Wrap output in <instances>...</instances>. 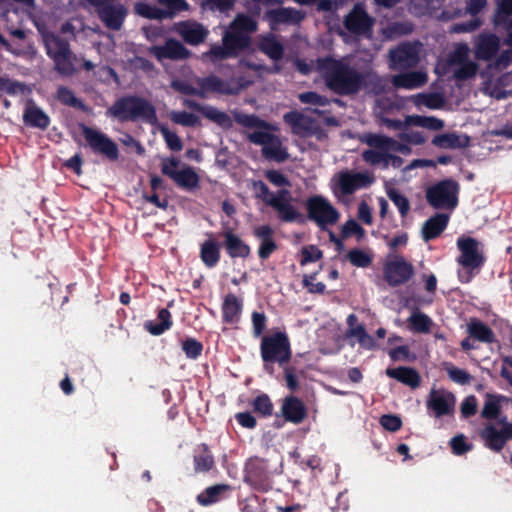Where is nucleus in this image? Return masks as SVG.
I'll use <instances>...</instances> for the list:
<instances>
[{"label":"nucleus","mask_w":512,"mask_h":512,"mask_svg":"<svg viewBox=\"0 0 512 512\" xmlns=\"http://www.w3.org/2000/svg\"><path fill=\"white\" fill-rule=\"evenodd\" d=\"M315 69L324 77L326 85L337 93H355L362 86L363 78L351 67L348 58L318 60Z\"/></svg>","instance_id":"1"},{"label":"nucleus","mask_w":512,"mask_h":512,"mask_svg":"<svg viewBox=\"0 0 512 512\" xmlns=\"http://www.w3.org/2000/svg\"><path fill=\"white\" fill-rule=\"evenodd\" d=\"M257 29L256 21L244 14H239L224 32L222 46H213L203 57L212 60L236 56L250 43V34Z\"/></svg>","instance_id":"2"},{"label":"nucleus","mask_w":512,"mask_h":512,"mask_svg":"<svg viewBox=\"0 0 512 512\" xmlns=\"http://www.w3.org/2000/svg\"><path fill=\"white\" fill-rule=\"evenodd\" d=\"M238 123L241 125L255 129L249 133L248 138L251 142L263 146V154L277 161H283L288 157L285 148L278 136L273 132L278 130V127L269 124L254 115H239L237 117Z\"/></svg>","instance_id":"3"},{"label":"nucleus","mask_w":512,"mask_h":512,"mask_svg":"<svg viewBox=\"0 0 512 512\" xmlns=\"http://www.w3.org/2000/svg\"><path fill=\"white\" fill-rule=\"evenodd\" d=\"M477 64L470 58V47L466 43H455L438 58L434 72L439 76H451L457 81L470 79L477 72Z\"/></svg>","instance_id":"4"},{"label":"nucleus","mask_w":512,"mask_h":512,"mask_svg":"<svg viewBox=\"0 0 512 512\" xmlns=\"http://www.w3.org/2000/svg\"><path fill=\"white\" fill-rule=\"evenodd\" d=\"M172 87L184 94L208 97L211 94H234L248 85L246 83L226 82L216 76L196 78L193 82L173 80Z\"/></svg>","instance_id":"5"},{"label":"nucleus","mask_w":512,"mask_h":512,"mask_svg":"<svg viewBox=\"0 0 512 512\" xmlns=\"http://www.w3.org/2000/svg\"><path fill=\"white\" fill-rule=\"evenodd\" d=\"M106 114L119 121L142 120L150 124H156L157 122L153 105L138 97H127L118 100L107 110Z\"/></svg>","instance_id":"6"},{"label":"nucleus","mask_w":512,"mask_h":512,"mask_svg":"<svg viewBox=\"0 0 512 512\" xmlns=\"http://www.w3.org/2000/svg\"><path fill=\"white\" fill-rule=\"evenodd\" d=\"M460 252L456 261L460 266L458 277L461 282H469L480 271L484 263V255L480 244L473 238L460 237L457 240Z\"/></svg>","instance_id":"7"},{"label":"nucleus","mask_w":512,"mask_h":512,"mask_svg":"<svg viewBox=\"0 0 512 512\" xmlns=\"http://www.w3.org/2000/svg\"><path fill=\"white\" fill-rule=\"evenodd\" d=\"M369 149L362 153L365 162L381 168H400L403 160L393 154V139L383 135H370L366 140Z\"/></svg>","instance_id":"8"},{"label":"nucleus","mask_w":512,"mask_h":512,"mask_svg":"<svg viewBox=\"0 0 512 512\" xmlns=\"http://www.w3.org/2000/svg\"><path fill=\"white\" fill-rule=\"evenodd\" d=\"M254 188L257 195L276 211L282 221L293 222L301 217L289 191L281 190L276 194L271 193L263 182L255 183Z\"/></svg>","instance_id":"9"},{"label":"nucleus","mask_w":512,"mask_h":512,"mask_svg":"<svg viewBox=\"0 0 512 512\" xmlns=\"http://www.w3.org/2000/svg\"><path fill=\"white\" fill-rule=\"evenodd\" d=\"M375 178L370 172L343 170L333 175L330 187L337 197L351 195L357 190L369 187Z\"/></svg>","instance_id":"10"},{"label":"nucleus","mask_w":512,"mask_h":512,"mask_svg":"<svg viewBox=\"0 0 512 512\" xmlns=\"http://www.w3.org/2000/svg\"><path fill=\"white\" fill-rule=\"evenodd\" d=\"M161 172L182 189L192 190L199 186L200 178L191 166L182 163L176 157L161 158Z\"/></svg>","instance_id":"11"},{"label":"nucleus","mask_w":512,"mask_h":512,"mask_svg":"<svg viewBox=\"0 0 512 512\" xmlns=\"http://www.w3.org/2000/svg\"><path fill=\"white\" fill-rule=\"evenodd\" d=\"M306 209L310 220L321 229L338 222L340 214L337 209L323 196L315 195L307 199Z\"/></svg>","instance_id":"12"},{"label":"nucleus","mask_w":512,"mask_h":512,"mask_svg":"<svg viewBox=\"0 0 512 512\" xmlns=\"http://www.w3.org/2000/svg\"><path fill=\"white\" fill-rule=\"evenodd\" d=\"M43 39L47 53L53 59L56 69L63 74H70L74 64L68 44L54 34L43 33Z\"/></svg>","instance_id":"13"},{"label":"nucleus","mask_w":512,"mask_h":512,"mask_svg":"<svg viewBox=\"0 0 512 512\" xmlns=\"http://www.w3.org/2000/svg\"><path fill=\"white\" fill-rule=\"evenodd\" d=\"M459 186L453 180H444L427 190L429 204L438 209H454L458 203Z\"/></svg>","instance_id":"14"},{"label":"nucleus","mask_w":512,"mask_h":512,"mask_svg":"<svg viewBox=\"0 0 512 512\" xmlns=\"http://www.w3.org/2000/svg\"><path fill=\"white\" fill-rule=\"evenodd\" d=\"M290 344L284 333L278 332L263 337L261 342V356L264 362H278L280 364L290 359Z\"/></svg>","instance_id":"15"},{"label":"nucleus","mask_w":512,"mask_h":512,"mask_svg":"<svg viewBox=\"0 0 512 512\" xmlns=\"http://www.w3.org/2000/svg\"><path fill=\"white\" fill-rule=\"evenodd\" d=\"M479 436L486 448L499 452L504 448L506 442L512 439V428L502 424L501 418H499L494 423H486L479 431Z\"/></svg>","instance_id":"16"},{"label":"nucleus","mask_w":512,"mask_h":512,"mask_svg":"<svg viewBox=\"0 0 512 512\" xmlns=\"http://www.w3.org/2000/svg\"><path fill=\"white\" fill-rule=\"evenodd\" d=\"M420 43H405L390 51V66L393 69H407L416 66L422 56Z\"/></svg>","instance_id":"17"},{"label":"nucleus","mask_w":512,"mask_h":512,"mask_svg":"<svg viewBox=\"0 0 512 512\" xmlns=\"http://www.w3.org/2000/svg\"><path fill=\"white\" fill-rule=\"evenodd\" d=\"M413 274V267L403 257L390 254L384 267V275L390 285L406 282Z\"/></svg>","instance_id":"18"},{"label":"nucleus","mask_w":512,"mask_h":512,"mask_svg":"<svg viewBox=\"0 0 512 512\" xmlns=\"http://www.w3.org/2000/svg\"><path fill=\"white\" fill-rule=\"evenodd\" d=\"M82 132L85 140L94 151L102 153L110 159L118 158L116 144L104 133L86 126L82 127Z\"/></svg>","instance_id":"19"},{"label":"nucleus","mask_w":512,"mask_h":512,"mask_svg":"<svg viewBox=\"0 0 512 512\" xmlns=\"http://www.w3.org/2000/svg\"><path fill=\"white\" fill-rule=\"evenodd\" d=\"M455 403V396L444 389H432L427 399V407L433 411L435 417L452 414Z\"/></svg>","instance_id":"20"},{"label":"nucleus","mask_w":512,"mask_h":512,"mask_svg":"<svg viewBox=\"0 0 512 512\" xmlns=\"http://www.w3.org/2000/svg\"><path fill=\"white\" fill-rule=\"evenodd\" d=\"M89 4L98 7L102 21L112 29H119L124 20L126 10L122 5H109L110 0H86Z\"/></svg>","instance_id":"21"},{"label":"nucleus","mask_w":512,"mask_h":512,"mask_svg":"<svg viewBox=\"0 0 512 512\" xmlns=\"http://www.w3.org/2000/svg\"><path fill=\"white\" fill-rule=\"evenodd\" d=\"M284 121L291 127L292 133L301 137L316 134L317 124L305 113L292 111L284 115Z\"/></svg>","instance_id":"22"},{"label":"nucleus","mask_w":512,"mask_h":512,"mask_svg":"<svg viewBox=\"0 0 512 512\" xmlns=\"http://www.w3.org/2000/svg\"><path fill=\"white\" fill-rule=\"evenodd\" d=\"M372 23L373 20L360 5L355 6L345 20V26L349 31L361 35L369 34Z\"/></svg>","instance_id":"23"},{"label":"nucleus","mask_w":512,"mask_h":512,"mask_svg":"<svg viewBox=\"0 0 512 512\" xmlns=\"http://www.w3.org/2000/svg\"><path fill=\"white\" fill-rule=\"evenodd\" d=\"M174 30L189 44L197 45L203 42L208 31L199 23L183 21L175 24Z\"/></svg>","instance_id":"24"},{"label":"nucleus","mask_w":512,"mask_h":512,"mask_svg":"<svg viewBox=\"0 0 512 512\" xmlns=\"http://www.w3.org/2000/svg\"><path fill=\"white\" fill-rule=\"evenodd\" d=\"M500 46V39L493 34H481L474 41L475 55L478 59H491Z\"/></svg>","instance_id":"25"},{"label":"nucleus","mask_w":512,"mask_h":512,"mask_svg":"<svg viewBox=\"0 0 512 512\" xmlns=\"http://www.w3.org/2000/svg\"><path fill=\"white\" fill-rule=\"evenodd\" d=\"M150 53L159 61L164 59H182L187 57L188 51L178 41L168 40L163 46H153Z\"/></svg>","instance_id":"26"},{"label":"nucleus","mask_w":512,"mask_h":512,"mask_svg":"<svg viewBox=\"0 0 512 512\" xmlns=\"http://www.w3.org/2000/svg\"><path fill=\"white\" fill-rule=\"evenodd\" d=\"M427 80V73L422 70L403 73L392 77V83L396 88H404L407 90L420 88L426 84Z\"/></svg>","instance_id":"27"},{"label":"nucleus","mask_w":512,"mask_h":512,"mask_svg":"<svg viewBox=\"0 0 512 512\" xmlns=\"http://www.w3.org/2000/svg\"><path fill=\"white\" fill-rule=\"evenodd\" d=\"M484 91L486 94L497 99L507 97L512 92V72L504 74L496 80L489 79L486 81Z\"/></svg>","instance_id":"28"},{"label":"nucleus","mask_w":512,"mask_h":512,"mask_svg":"<svg viewBox=\"0 0 512 512\" xmlns=\"http://www.w3.org/2000/svg\"><path fill=\"white\" fill-rule=\"evenodd\" d=\"M284 418L294 424L301 423L306 417V408L301 400L296 397H287L282 404Z\"/></svg>","instance_id":"29"},{"label":"nucleus","mask_w":512,"mask_h":512,"mask_svg":"<svg viewBox=\"0 0 512 512\" xmlns=\"http://www.w3.org/2000/svg\"><path fill=\"white\" fill-rule=\"evenodd\" d=\"M266 17L274 29L275 25L279 23H298L303 18V15L300 11L291 8H280L268 11Z\"/></svg>","instance_id":"30"},{"label":"nucleus","mask_w":512,"mask_h":512,"mask_svg":"<svg viewBox=\"0 0 512 512\" xmlns=\"http://www.w3.org/2000/svg\"><path fill=\"white\" fill-rule=\"evenodd\" d=\"M386 374L411 388L418 387L421 380L420 375L408 367L389 368Z\"/></svg>","instance_id":"31"},{"label":"nucleus","mask_w":512,"mask_h":512,"mask_svg":"<svg viewBox=\"0 0 512 512\" xmlns=\"http://www.w3.org/2000/svg\"><path fill=\"white\" fill-rule=\"evenodd\" d=\"M259 49L274 61L280 60L284 53L281 42L271 34L260 37Z\"/></svg>","instance_id":"32"},{"label":"nucleus","mask_w":512,"mask_h":512,"mask_svg":"<svg viewBox=\"0 0 512 512\" xmlns=\"http://www.w3.org/2000/svg\"><path fill=\"white\" fill-rule=\"evenodd\" d=\"M200 257L203 263L211 268L214 267L220 258V244L213 237H209L201 245Z\"/></svg>","instance_id":"33"},{"label":"nucleus","mask_w":512,"mask_h":512,"mask_svg":"<svg viewBox=\"0 0 512 512\" xmlns=\"http://www.w3.org/2000/svg\"><path fill=\"white\" fill-rule=\"evenodd\" d=\"M512 15V0H501L498 3V11L495 16L496 25H505L507 30L506 43L512 45V20L508 18Z\"/></svg>","instance_id":"34"},{"label":"nucleus","mask_w":512,"mask_h":512,"mask_svg":"<svg viewBox=\"0 0 512 512\" xmlns=\"http://www.w3.org/2000/svg\"><path fill=\"white\" fill-rule=\"evenodd\" d=\"M448 216L437 214L427 220L422 228L423 238L428 241L437 237L447 226Z\"/></svg>","instance_id":"35"},{"label":"nucleus","mask_w":512,"mask_h":512,"mask_svg":"<svg viewBox=\"0 0 512 512\" xmlns=\"http://www.w3.org/2000/svg\"><path fill=\"white\" fill-rule=\"evenodd\" d=\"M27 125L45 129L49 125V117L34 104H27L23 115Z\"/></svg>","instance_id":"36"},{"label":"nucleus","mask_w":512,"mask_h":512,"mask_svg":"<svg viewBox=\"0 0 512 512\" xmlns=\"http://www.w3.org/2000/svg\"><path fill=\"white\" fill-rule=\"evenodd\" d=\"M411 101L417 108L439 109L444 104V98L440 93H420L411 97Z\"/></svg>","instance_id":"37"},{"label":"nucleus","mask_w":512,"mask_h":512,"mask_svg":"<svg viewBox=\"0 0 512 512\" xmlns=\"http://www.w3.org/2000/svg\"><path fill=\"white\" fill-rule=\"evenodd\" d=\"M241 309L240 300L235 295H227L222 307L224 320L230 323L237 322L240 318Z\"/></svg>","instance_id":"38"},{"label":"nucleus","mask_w":512,"mask_h":512,"mask_svg":"<svg viewBox=\"0 0 512 512\" xmlns=\"http://www.w3.org/2000/svg\"><path fill=\"white\" fill-rule=\"evenodd\" d=\"M432 143L442 149H453L465 146L467 144V138L460 137L456 133H446L436 135Z\"/></svg>","instance_id":"39"},{"label":"nucleus","mask_w":512,"mask_h":512,"mask_svg":"<svg viewBox=\"0 0 512 512\" xmlns=\"http://www.w3.org/2000/svg\"><path fill=\"white\" fill-rule=\"evenodd\" d=\"M407 322H408V325H409V328L414 331V332H418V333H428L430 332L432 326H433V321L432 319L420 312V311H414L410 317L407 319Z\"/></svg>","instance_id":"40"},{"label":"nucleus","mask_w":512,"mask_h":512,"mask_svg":"<svg viewBox=\"0 0 512 512\" xmlns=\"http://www.w3.org/2000/svg\"><path fill=\"white\" fill-rule=\"evenodd\" d=\"M226 249L231 257H246L250 249L244 244L239 237L231 232L225 233Z\"/></svg>","instance_id":"41"},{"label":"nucleus","mask_w":512,"mask_h":512,"mask_svg":"<svg viewBox=\"0 0 512 512\" xmlns=\"http://www.w3.org/2000/svg\"><path fill=\"white\" fill-rule=\"evenodd\" d=\"M347 337L355 339V341L364 349L372 350L376 348V342L369 335L363 325H356L353 329L347 330Z\"/></svg>","instance_id":"42"},{"label":"nucleus","mask_w":512,"mask_h":512,"mask_svg":"<svg viewBox=\"0 0 512 512\" xmlns=\"http://www.w3.org/2000/svg\"><path fill=\"white\" fill-rule=\"evenodd\" d=\"M505 400L503 396L487 394L481 415L486 419L498 418L501 403Z\"/></svg>","instance_id":"43"},{"label":"nucleus","mask_w":512,"mask_h":512,"mask_svg":"<svg viewBox=\"0 0 512 512\" xmlns=\"http://www.w3.org/2000/svg\"><path fill=\"white\" fill-rule=\"evenodd\" d=\"M171 326L170 313L166 309H161L156 321H148L145 328L153 335H160Z\"/></svg>","instance_id":"44"},{"label":"nucleus","mask_w":512,"mask_h":512,"mask_svg":"<svg viewBox=\"0 0 512 512\" xmlns=\"http://www.w3.org/2000/svg\"><path fill=\"white\" fill-rule=\"evenodd\" d=\"M469 334L479 341L490 343L494 340V334L491 329L477 320H471L468 324Z\"/></svg>","instance_id":"45"},{"label":"nucleus","mask_w":512,"mask_h":512,"mask_svg":"<svg viewBox=\"0 0 512 512\" xmlns=\"http://www.w3.org/2000/svg\"><path fill=\"white\" fill-rule=\"evenodd\" d=\"M168 116L173 123L181 126L193 127L200 124L199 116L192 112L171 111Z\"/></svg>","instance_id":"46"},{"label":"nucleus","mask_w":512,"mask_h":512,"mask_svg":"<svg viewBox=\"0 0 512 512\" xmlns=\"http://www.w3.org/2000/svg\"><path fill=\"white\" fill-rule=\"evenodd\" d=\"M228 490L227 485H216L207 488L203 493L199 494L197 499L201 505H210L219 500L220 495Z\"/></svg>","instance_id":"47"},{"label":"nucleus","mask_w":512,"mask_h":512,"mask_svg":"<svg viewBox=\"0 0 512 512\" xmlns=\"http://www.w3.org/2000/svg\"><path fill=\"white\" fill-rule=\"evenodd\" d=\"M299 99L302 103L314 106L315 108H310L308 110L315 113L324 112V110H320V108H324L329 104L327 98L322 97L314 92L302 93L299 95Z\"/></svg>","instance_id":"48"},{"label":"nucleus","mask_w":512,"mask_h":512,"mask_svg":"<svg viewBox=\"0 0 512 512\" xmlns=\"http://www.w3.org/2000/svg\"><path fill=\"white\" fill-rule=\"evenodd\" d=\"M386 193L389 199L394 203V205L398 208L401 216H406L410 210V203L408 199L401 194L397 189L393 187H389L386 189Z\"/></svg>","instance_id":"49"},{"label":"nucleus","mask_w":512,"mask_h":512,"mask_svg":"<svg viewBox=\"0 0 512 512\" xmlns=\"http://www.w3.org/2000/svg\"><path fill=\"white\" fill-rule=\"evenodd\" d=\"M349 261L357 267H367L372 262V253L368 250L353 249L347 254Z\"/></svg>","instance_id":"50"},{"label":"nucleus","mask_w":512,"mask_h":512,"mask_svg":"<svg viewBox=\"0 0 512 512\" xmlns=\"http://www.w3.org/2000/svg\"><path fill=\"white\" fill-rule=\"evenodd\" d=\"M444 367L449 378L455 383L464 385L471 382L472 376L465 370L457 368L449 363H446Z\"/></svg>","instance_id":"51"},{"label":"nucleus","mask_w":512,"mask_h":512,"mask_svg":"<svg viewBox=\"0 0 512 512\" xmlns=\"http://www.w3.org/2000/svg\"><path fill=\"white\" fill-rule=\"evenodd\" d=\"M201 114L221 126H227L230 123L227 114L212 106H204V108H201Z\"/></svg>","instance_id":"52"},{"label":"nucleus","mask_w":512,"mask_h":512,"mask_svg":"<svg viewBox=\"0 0 512 512\" xmlns=\"http://www.w3.org/2000/svg\"><path fill=\"white\" fill-rule=\"evenodd\" d=\"M159 131L164 138L168 148L173 151H181L183 144L178 135L170 131L165 125L159 126Z\"/></svg>","instance_id":"53"},{"label":"nucleus","mask_w":512,"mask_h":512,"mask_svg":"<svg viewBox=\"0 0 512 512\" xmlns=\"http://www.w3.org/2000/svg\"><path fill=\"white\" fill-rule=\"evenodd\" d=\"M342 235L344 238L356 236L360 241L365 236V230L354 219H350L343 224Z\"/></svg>","instance_id":"54"},{"label":"nucleus","mask_w":512,"mask_h":512,"mask_svg":"<svg viewBox=\"0 0 512 512\" xmlns=\"http://www.w3.org/2000/svg\"><path fill=\"white\" fill-rule=\"evenodd\" d=\"M135 10L137 14L151 19H161L165 15L162 10L144 2L137 3Z\"/></svg>","instance_id":"55"},{"label":"nucleus","mask_w":512,"mask_h":512,"mask_svg":"<svg viewBox=\"0 0 512 512\" xmlns=\"http://www.w3.org/2000/svg\"><path fill=\"white\" fill-rule=\"evenodd\" d=\"M213 464V457L206 449L195 456V469L197 471H208L212 468Z\"/></svg>","instance_id":"56"},{"label":"nucleus","mask_w":512,"mask_h":512,"mask_svg":"<svg viewBox=\"0 0 512 512\" xmlns=\"http://www.w3.org/2000/svg\"><path fill=\"white\" fill-rule=\"evenodd\" d=\"M450 446L454 454L462 455L472 449V444L467 443L464 435L460 434L450 440Z\"/></svg>","instance_id":"57"},{"label":"nucleus","mask_w":512,"mask_h":512,"mask_svg":"<svg viewBox=\"0 0 512 512\" xmlns=\"http://www.w3.org/2000/svg\"><path fill=\"white\" fill-rule=\"evenodd\" d=\"M201 5L205 9L224 12L233 7L234 0H202Z\"/></svg>","instance_id":"58"},{"label":"nucleus","mask_w":512,"mask_h":512,"mask_svg":"<svg viewBox=\"0 0 512 512\" xmlns=\"http://www.w3.org/2000/svg\"><path fill=\"white\" fill-rule=\"evenodd\" d=\"M380 424L383 426L384 429L391 432H396L401 428L402 421L399 416L388 414L383 415L380 418Z\"/></svg>","instance_id":"59"},{"label":"nucleus","mask_w":512,"mask_h":512,"mask_svg":"<svg viewBox=\"0 0 512 512\" xmlns=\"http://www.w3.org/2000/svg\"><path fill=\"white\" fill-rule=\"evenodd\" d=\"M182 349L187 357L195 359L201 354L202 345L194 339H187L183 342Z\"/></svg>","instance_id":"60"},{"label":"nucleus","mask_w":512,"mask_h":512,"mask_svg":"<svg viewBox=\"0 0 512 512\" xmlns=\"http://www.w3.org/2000/svg\"><path fill=\"white\" fill-rule=\"evenodd\" d=\"M387 246L392 250H397L399 248L405 247L408 242V236L406 233H399L392 238L388 236L384 237Z\"/></svg>","instance_id":"61"},{"label":"nucleus","mask_w":512,"mask_h":512,"mask_svg":"<svg viewBox=\"0 0 512 512\" xmlns=\"http://www.w3.org/2000/svg\"><path fill=\"white\" fill-rule=\"evenodd\" d=\"M321 251L315 246H308L303 248L302 250V259L301 264H306L308 262H314L321 258Z\"/></svg>","instance_id":"62"},{"label":"nucleus","mask_w":512,"mask_h":512,"mask_svg":"<svg viewBox=\"0 0 512 512\" xmlns=\"http://www.w3.org/2000/svg\"><path fill=\"white\" fill-rule=\"evenodd\" d=\"M254 408L263 415H269L272 412V403L270 399L265 396H259L254 401Z\"/></svg>","instance_id":"63"},{"label":"nucleus","mask_w":512,"mask_h":512,"mask_svg":"<svg viewBox=\"0 0 512 512\" xmlns=\"http://www.w3.org/2000/svg\"><path fill=\"white\" fill-rule=\"evenodd\" d=\"M253 331L256 337H259L265 329L266 317L262 313L254 312L252 314Z\"/></svg>","instance_id":"64"}]
</instances>
